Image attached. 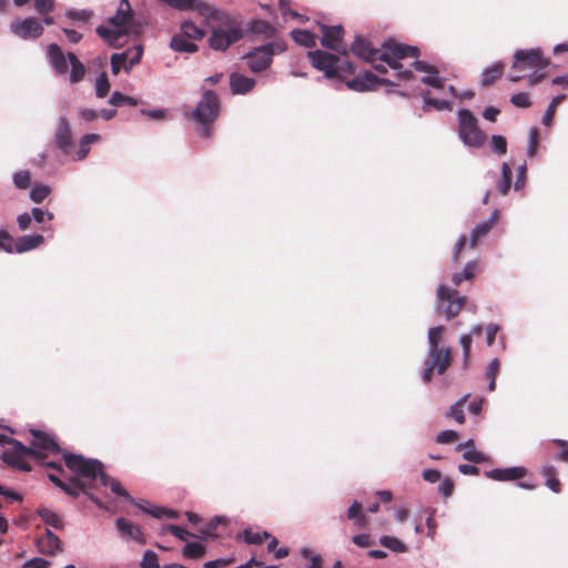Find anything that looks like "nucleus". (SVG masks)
<instances>
[{
	"mask_svg": "<svg viewBox=\"0 0 568 568\" xmlns=\"http://www.w3.org/2000/svg\"><path fill=\"white\" fill-rule=\"evenodd\" d=\"M9 445L12 446V454L20 455L22 457L27 455L33 456L38 459H44L47 457L45 454H42L40 450H37L36 448H32V446L28 447L23 445L16 438H11Z\"/></svg>",
	"mask_w": 568,
	"mask_h": 568,
	"instance_id": "nucleus-35",
	"label": "nucleus"
},
{
	"mask_svg": "<svg viewBox=\"0 0 568 568\" xmlns=\"http://www.w3.org/2000/svg\"><path fill=\"white\" fill-rule=\"evenodd\" d=\"M181 33L187 39L201 40L205 36V31L197 27L192 20H185L181 23Z\"/></svg>",
	"mask_w": 568,
	"mask_h": 568,
	"instance_id": "nucleus-40",
	"label": "nucleus"
},
{
	"mask_svg": "<svg viewBox=\"0 0 568 568\" xmlns=\"http://www.w3.org/2000/svg\"><path fill=\"white\" fill-rule=\"evenodd\" d=\"M68 61L71 65L70 82H80L85 74L84 64L77 58V55L73 52H68Z\"/></svg>",
	"mask_w": 568,
	"mask_h": 568,
	"instance_id": "nucleus-33",
	"label": "nucleus"
},
{
	"mask_svg": "<svg viewBox=\"0 0 568 568\" xmlns=\"http://www.w3.org/2000/svg\"><path fill=\"white\" fill-rule=\"evenodd\" d=\"M49 61L58 74H64L68 71V57L65 58L60 47L55 43L48 45Z\"/></svg>",
	"mask_w": 568,
	"mask_h": 568,
	"instance_id": "nucleus-21",
	"label": "nucleus"
},
{
	"mask_svg": "<svg viewBox=\"0 0 568 568\" xmlns=\"http://www.w3.org/2000/svg\"><path fill=\"white\" fill-rule=\"evenodd\" d=\"M49 566L50 561L41 557L31 558L23 565L24 568H49Z\"/></svg>",
	"mask_w": 568,
	"mask_h": 568,
	"instance_id": "nucleus-64",
	"label": "nucleus"
},
{
	"mask_svg": "<svg viewBox=\"0 0 568 568\" xmlns=\"http://www.w3.org/2000/svg\"><path fill=\"white\" fill-rule=\"evenodd\" d=\"M285 50L286 44L283 41L268 42L254 48L243 59L246 60V64L252 72L258 73L270 68L274 54L282 53Z\"/></svg>",
	"mask_w": 568,
	"mask_h": 568,
	"instance_id": "nucleus-6",
	"label": "nucleus"
},
{
	"mask_svg": "<svg viewBox=\"0 0 568 568\" xmlns=\"http://www.w3.org/2000/svg\"><path fill=\"white\" fill-rule=\"evenodd\" d=\"M526 173H527V164L523 163L517 169V178L514 184V189L516 191L521 190L526 184Z\"/></svg>",
	"mask_w": 568,
	"mask_h": 568,
	"instance_id": "nucleus-62",
	"label": "nucleus"
},
{
	"mask_svg": "<svg viewBox=\"0 0 568 568\" xmlns=\"http://www.w3.org/2000/svg\"><path fill=\"white\" fill-rule=\"evenodd\" d=\"M10 30L22 39H33L42 34L43 27L38 19L28 17L23 20L11 22Z\"/></svg>",
	"mask_w": 568,
	"mask_h": 568,
	"instance_id": "nucleus-13",
	"label": "nucleus"
},
{
	"mask_svg": "<svg viewBox=\"0 0 568 568\" xmlns=\"http://www.w3.org/2000/svg\"><path fill=\"white\" fill-rule=\"evenodd\" d=\"M291 37L294 42L304 48H313L316 45L315 34L310 30L294 29L291 31Z\"/></svg>",
	"mask_w": 568,
	"mask_h": 568,
	"instance_id": "nucleus-34",
	"label": "nucleus"
},
{
	"mask_svg": "<svg viewBox=\"0 0 568 568\" xmlns=\"http://www.w3.org/2000/svg\"><path fill=\"white\" fill-rule=\"evenodd\" d=\"M38 550L48 556H55L63 550L61 539L50 529L45 528L42 536L37 538Z\"/></svg>",
	"mask_w": 568,
	"mask_h": 568,
	"instance_id": "nucleus-16",
	"label": "nucleus"
},
{
	"mask_svg": "<svg viewBox=\"0 0 568 568\" xmlns=\"http://www.w3.org/2000/svg\"><path fill=\"white\" fill-rule=\"evenodd\" d=\"M110 81L105 72H102L95 80V95L97 98H105L110 91Z\"/></svg>",
	"mask_w": 568,
	"mask_h": 568,
	"instance_id": "nucleus-47",
	"label": "nucleus"
},
{
	"mask_svg": "<svg viewBox=\"0 0 568 568\" xmlns=\"http://www.w3.org/2000/svg\"><path fill=\"white\" fill-rule=\"evenodd\" d=\"M204 546L199 542H186L185 546L183 547V556L185 558H200L204 555Z\"/></svg>",
	"mask_w": 568,
	"mask_h": 568,
	"instance_id": "nucleus-48",
	"label": "nucleus"
},
{
	"mask_svg": "<svg viewBox=\"0 0 568 568\" xmlns=\"http://www.w3.org/2000/svg\"><path fill=\"white\" fill-rule=\"evenodd\" d=\"M65 16L73 21H87L93 16V11L88 9L74 10L70 9L65 12Z\"/></svg>",
	"mask_w": 568,
	"mask_h": 568,
	"instance_id": "nucleus-53",
	"label": "nucleus"
},
{
	"mask_svg": "<svg viewBox=\"0 0 568 568\" xmlns=\"http://www.w3.org/2000/svg\"><path fill=\"white\" fill-rule=\"evenodd\" d=\"M458 138L464 145L479 149L486 142V134L478 126V119L468 109L457 111Z\"/></svg>",
	"mask_w": 568,
	"mask_h": 568,
	"instance_id": "nucleus-4",
	"label": "nucleus"
},
{
	"mask_svg": "<svg viewBox=\"0 0 568 568\" xmlns=\"http://www.w3.org/2000/svg\"><path fill=\"white\" fill-rule=\"evenodd\" d=\"M12 181L18 190H27L31 186V173L28 170L14 172Z\"/></svg>",
	"mask_w": 568,
	"mask_h": 568,
	"instance_id": "nucleus-46",
	"label": "nucleus"
},
{
	"mask_svg": "<svg viewBox=\"0 0 568 568\" xmlns=\"http://www.w3.org/2000/svg\"><path fill=\"white\" fill-rule=\"evenodd\" d=\"M65 466L75 473L79 477L95 480L101 479V475H105L103 471V464L99 459L84 458L80 454L67 453L63 455Z\"/></svg>",
	"mask_w": 568,
	"mask_h": 568,
	"instance_id": "nucleus-7",
	"label": "nucleus"
},
{
	"mask_svg": "<svg viewBox=\"0 0 568 568\" xmlns=\"http://www.w3.org/2000/svg\"><path fill=\"white\" fill-rule=\"evenodd\" d=\"M97 34L103 39L109 45L116 48L122 37L128 34V30L122 28H109L103 24L98 26L95 29Z\"/></svg>",
	"mask_w": 568,
	"mask_h": 568,
	"instance_id": "nucleus-23",
	"label": "nucleus"
},
{
	"mask_svg": "<svg viewBox=\"0 0 568 568\" xmlns=\"http://www.w3.org/2000/svg\"><path fill=\"white\" fill-rule=\"evenodd\" d=\"M466 303V297L454 287L439 284L436 291L434 310L437 314L445 315L446 320L456 317Z\"/></svg>",
	"mask_w": 568,
	"mask_h": 568,
	"instance_id": "nucleus-5",
	"label": "nucleus"
},
{
	"mask_svg": "<svg viewBox=\"0 0 568 568\" xmlns=\"http://www.w3.org/2000/svg\"><path fill=\"white\" fill-rule=\"evenodd\" d=\"M443 333L444 326L442 325L428 329V349L424 361L425 367L422 372V379L425 384L432 381L435 372L443 375L453 362L450 348L440 345Z\"/></svg>",
	"mask_w": 568,
	"mask_h": 568,
	"instance_id": "nucleus-1",
	"label": "nucleus"
},
{
	"mask_svg": "<svg viewBox=\"0 0 568 568\" xmlns=\"http://www.w3.org/2000/svg\"><path fill=\"white\" fill-rule=\"evenodd\" d=\"M565 99H566L565 94H558V95L552 98L549 106L547 108V110L545 111V113L542 115V124L544 125H550L551 124L552 118H554V114H555V108L559 103H561Z\"/></svg>",
	"mask_w": 568,
	"mask_h": 568,
	"instance_id": "nucleus-50",
	"label": "nucleus"
},
{
	"mask_svg": "<svg viewBox=\"0 0 568 568\" xmlns=\"http://www.w3.org/2000/svg\"><path fill=\"white\" fill-rule=\"evenodd\" d=\"M44 244V236L41 234H28L18 239L14 248H38Z\"/></svg>",
	"mask_w": 568,
	"mask_h": 568,
	"instance_id": "nucleus-37",
	"label": "nucleus"
},
{
	"mask_svg": "<svg viewBox=\"0 0 568 568\" xmlns=\"http://www.w3.org/2000/svg\"><path fill=\"white\" fill-rule=\"evenodd\" d=\"M30 433L33 436V442L31 444L32 448L40 450L42 454H45L47 456H48L47 453H52V454L60 453L61 448H60L59 444L54 440V438H52L44 432L38 430V429H31Z\"/></svg>",
	"mask_w": 568,
	"mask_h": 568,
	"instance_id": "nucleus-18",
	"label": "nucleus"
},
{
	"mask_svg": "<svg viewBox=\"0 0 568 568\" xmlns=\"http://www.w3.org/2000/svg\"><path fill=\"white\" fill-rule=\"evenodd\" d=\"M347 518L354 520L359 527H363L366 524V517L362 510V504L359 501L354 500L348 507Z\"/></svg>",
	"mask_w": 568,
	"mask_h": 568,
	"instance_id": "nucleus-44",
	"label": "nucleus"
},
{
	"mask_svg": "<svg viewBox=\"0 0 568 568\" xmlns=\"http://www.w3.org/2000/svg\"><path fill=\"white\" fill-rule=\"evenodd\" d=\"M53 141L58 150L63 154H71L73 146V132L67 114H60L53 132Z\"/></svg>",
	"mask_w": 568,
	"mask_h": 568,
	"instance_id": "nucleus-10",
	"label": "nucleus"
},
{
	"mask_svg": "<svg viewBox=\"0 0 568 568\" xmlns=\"http://www.w3.org/2000/svg\"><path fill=\"white\" fill-rule=\"evenodd\" d=\"M497 216V212L495 211L488 220L481 221L477 223L474 229L471 230L470 236H469V245L470 247H474L478 244L479 239L484 235H486L490 229L493 227L495 220Z\"/></svg>",
	"mask_w": 568,
	"mask_h": 568,
	"instance_id": "nucleus-26",
	"label": "nucleus"
},
{
	"mask_svg": "<svg viewBox=\"0 0 568 568\" xmlns=\"http://www.w3.org/2000/svg\"><path fill=\"white\" fill-rule=\"evenodd\" d=\"M3 463H6L8 466H11L13 468L23 470V471H30L31 466L23 460V457L20 455L12 454L10 452H3L0 456Z\"/></svg>",
	"mask_w": 568,
	"mask_h": 568,
	"instance_id": "nucleus-38",
	"label": "nucleus"
},
{
	"mask_svg": "<svg viewBox=\"0 0 568 568\" xmlns=\"http://www.w3.org/2000/svg\"><path fill=\"white\" fill-rule=\"evenodd\" d=\"M133 11L129 0H121L116 12L113 17H110L108 22L116 28H122L132 20Z\"/></svg>",
	"mask_w": 568,
	"mask_h": 568,
	"instance_id": "nucleus-22",
	"label": "nucleus"
},
{
	"mask_svg": "<svg viewBox=\"0 0 568 568\" xmlns=\"http://www.w3.org/2000/svg\"><path fill=\"white\" fill-rule=\"evenodd\" d=\"M538 146V131L536 128H531L529 130V136H528V145H527V155L534 156L536 154Z\"/></svg>",
	"mask_w": 568,
	"mask_h": 568,
	"instance_id": "nucleus-57",
	"label": "nucleus"
},
{
	"mask_svg": "<svg viewBox=\"0 0 568 568\" xmlns=\"http://www.w3.org/2000/svg\"><path fill=\"white\" fill-rule=\"evenodd\" d=\"M118 531L126 538L133 539L139 544H144V535L141 527L124 517L115 520Z\"/></svg>",
	"mask_w": 568,
	"mask_h": 568,
	"instance_id": "nucleus-19",
	"label": "nucleus"
},
{
	"mask_svg": "<svg viewBox=\"0 0 568 568\" xmlns=\"http://www.w3.org/2000/svg\"><path fill=\"white\" fill-rule=\"evenodd\" d=\"M527 469L523 466H513L506 468H494L485 471V476L496 481H513L525 477Z\"/></svg>",
	"mask_w": 568,
	"mask_h": 568,
	"instance_id": "nucleus-17",
	"label": "nucleus"
},
{
	"mask_svg": "<svg viewBox=\"0 0 568 568\" xmlns=\"http://www.w3.org/2000/svg\"><path fill=\"white\" fill-rule=\"evenodd\" d=\"M405 44L396 43L394 41H385L383 43V51L387 52V54L390 57L392 60H394L396 63H399L398 60H402L405 58Z\"/></svg>",
	"mask_w": 568,
	"mask_h": 568,
	"instance_id": "nucleus-42",
	"label": "nucleus"
},
{
	"mask_svg": "<svg viewBox=\"0 0 568 568\" xmlns=\"http://www.w3.org/2000/svg\"><path fill=\"white\" fill-rule=\"evenodd\" d=\"M349 50L354 55L363 59L364 61H385L386 64L394 70V75L398 80L407 81L414 77L410 70L403 69L400 63H396L394 60H392L387 52H382L381 50L374 48L368 38L364 36H355Z\"/></svg>",
	"mask_w": 568,
	"mask_h": 568,
	"instance_id": "nucleus-3",
	"label": "nucleus"
},
{
	"mask_svg": "<svg viewBox=\"0 0 568 568\" xmlns=\"http://www.w3.org/2000/svg\"><path fill=\"white\" fill-rule=\"evenodd\" d=\"M170 48L176 52L193 53L199 50V47L189 41L183 33L174 34L170 41Z\"/></svg>",
	"mask_w": 568,
	"mask_h": 568,
	"instance_id": "nucleus-30",
	"label": "nucleus"
},
{
	"mask_svg": "<svg viewBox=\"0 0 568 568\" xmlns=\"http://www.w3.org/2000/svg\"><path fill=\"white\" fill-rule=\"evenodd\" d=\"M412 67L419 72H424L425 75L422 77L420 82L429 85L434 89H443L445 84V78L439 75L438 70L433 64H429L422 60H415L412 63Z\"/></svg>",
	"mask_w": 568,
	"mask_h": 568,
	"instance_id": "nucleus-14",
	"label": "nucleus"
},
{
	"mask_svg": "<svg viewBox=\"0 0 568 568\" xmlns=\"http://www.w3.org/2000/svg\"><path fill=\"white\" fill-rule=\"evenodd\" d=\"M101 140V135L97 133H87L80 138L78 141V146L74 153L72 154L73 161H82L90 153L91 144L99 142Z\"/></svg>",
	"mask_w": 568,
	"mask_h": 568,
	"instance_id": "nucleus-24",
	"label": "nucleus"
},
{
	"mask_svg": "<svg viewBox=\"0 0 568 568\" xmlns=\"http://www.w3.org/2000/svg\"><path fill=\"white\" fill-rule=\"evenodd\" d=\"M552 443L560 447V450L556 453L555 458L559 462L568 463V440L555 438Z\"/></svg>",
	"mask_w": 568,
	"mask_h": 568,
	"instance_id": "nucleus-56",
	"label": "nucleus"
},
{
	"mask_svg": "<svg viewBox=\"0 0 568 568\" xmlns=\"http://www.w3.org/2000/svg\"><path fill=\"white\" fill-rule=\"evenodd\" d=\"M37 515L42 519V521L48 526L47 528H54L57 530H63L65 523L64 520L53 510L40 506L36 510Z\"/></svg>",
	"mask_w": 568,
	"mask_h": 568,
	"instance_id": "nucleus-25",
	"label": "nucleus"
},
{
	"mask_svg": "<svg viewBox=\"0 0 568 568\" xmlns=\"http://www.w3.org/2000/svg\"><path fill=\"white\" fill-rule=\"evenodd\" d=\"M420 97L423 99V110L427 112L429 108H434L437 111L450 110L452 104L449 101L445 99H435L432 98L429 90H423L420 92Z\"/></svg>",
	"mask_w": 568,
	"mask_h": 568,
	"instance_id": "nucleus-29",
	"label": "nucleus"
},
{
	"mask_svg": "<svg viewBox=\"0 0 568 568\" xmlns=\"http://www.w3.org/2000/svg\"><path fill=\"white\" fill-rule=\"evenodd\" d=\"M490 146L496 154L504 155L507 152V140L503 135L494 134L490 139Z\"/></svg>",
	"mask_w": 568,
	"mask_h": 568,
	"instance_id": "nucleus-52",
	"label": "nucleus"
},
{
	"mask_svg": "<svg viewBox=\"0 0 568 568\" xmlns=\"http://www.w3.org/2000/svg\"><path fill=\"white\" fill-rule=\"evenodd\" d=\"M220 98L212 90H205L200 101L192 111V116L197 124L196 134L201 139H209L213 133V125L220 113Z\"/></svg>",
	"mask_w": 568,
	"mask_h": 568,
	"instance_id": "nucleus-2",
	"label": "nucleus"
},
{
	"mask_svg": "<svg viewBox=\"0 0 568 568\" xmlns=\"http://www.w3.org/2000/svg\"><path fill=\"white\" fill-rule=\"evenodd\" d=\"M92 486L84 480H82L79 477H72L70 479V483H65V486L62 487L61 490H63L68 496L77 498L79 497L80 493L85 494L92 503H94L98 507H103V504L99 497H97L94 494L90 493Z\"/></svg>",
	"mask_w": 568,
	"mask_h": 568,
	"instance_id": "nucleus-15",
	"label": "nucleus"
},
{
	"mask_svg": "<svg viewBox=\"0 0 568 568\" xmlns=\"http://www.w3.org/2000/svg\"><path fill=\"white\" fill-rule=\"evenodd\" d=\"M510 102L517 108H528L530 105V99L526 92L513 94Z\"/></svg>",
	"mask_w": 568,
	"mask_h": 568,
	"instance_id": "nucleus-58",
	"label": "nucleus"
},
{
	"mask_svg": "<svg viewBox=\"0 0 568 568\" xmlns=\"http://www.w3.org/2000/svg\"><path fill=\"white\" fill-rule=\"evenodd\" d=\"M101 484L105 487H110L111 491L118 496H121L125 498L126 500L130 498L129 491L121 486V484L109 476L106 473L105 475H101Z\"/></svg>",
	"mask_w": 568,
	"mask_h": 568,
	"instance_id": "nucleus-43",
	"label": "nucleus"
},
{
	"mask_svg": "<svg viewBox=\"0 0 568 568\" xmlns=\"http://www.w3.org/2000/svg\"><path fill=\"white\" fill-rule=\"evenodd\" d=\"M379 84H392L393 85L394 83L388 79H383V78L376 77L371 71H365L363 73H359L358 75H356L355 78H353L346 82V87L349 90H353L356 92L372 91V90H375Z\"/></svg>",
	"mask_w": 568,
	"mask_h": 568,
	"instance_id": "nucleus-12",
	"label": "nucleus"
},
{
	"mask_svg": "<svg viewBox=\"0 0 568 568\" xmlns=\"http://www.w3.org/2000/svg\"><path fill=\"white\" fill-rule=\"evenodd\" d=\"M52 192V187L43 183H34L29 192V199L36 204L42 203Z\"/></svg>",
	"mask_w": 568,
	"mask_h": 568,
	"instance_id": "nucleus-39",
	"label": "nucleus"
},
{
	"mask_svg": "<svg viewBox=\"0 0 568 568\" xmlns=\"http://www.w3.org/2000/svg\"><path fill=\"white\" fill-rule=\"evenodd\" d=\"M549 61L544 58L539 48L519 49L514 53V62L511 68L517 71L524 70H542L547 68Z\"/></svg>",
	"mask_w": 568,
	"mask_h": 568,
	"instance_id": "nucleus-8",
	"label": "nucleus"
},
{
	"mask_svg": "<svg viewBox=\"0 0 568 568\" xmlns=\"http://www.w3.org/2000/svg\"><path fill=\"white\" fill-rule=\"evenodd\" d=\"M128 501H130L131 504H133L135 507H138L139 509H141L143 513L148 514V515H151L152 516V511L153 509H155L158 506H153L151 505L148 500L145 499H134L132 496H130V498L128 499Z\"/></svg>",
	"mask_w": 568,
	"mask_h": 568,
	"instance_id": "nucleus-60",
	"label": "nucleus"
},
{
	"mask_svg": "<svg viewBox=\"0 0 568 568\" xmlns=\"http://www.w3.org/2000/svg\"><path fill=\"white\" fill-rule=\"evenodd\" d=\"M247 30L253 34H263L265 38H272L276 32V29L271 23L261 19L250 21Z\"/></svg>",
	"mask_w": 568,
	"mask_h": 568,
	"instance_id": "nucleus-31",
	"label": "nucleus"
},
{
	"mask_svg": "<svg viewBox=\"0 0 568 568\" xmlns=\"http://www.w3.org/2000/svg\"><path fill=\"white\" fill-rule=\"evenodd\" d=\"M511 175L513 171L507 162H504L500 168V179L496 183L497 191L506 195L511 187Z\"/></svg>",
	"mask_w": 568,
	"mask_h": 568,
	"instance_id": "nucleus-32",
	"label": "nucleus"
},
{
	"mask_svg": "<svg viewBox=\"0 0 568 568\" xmlns=\"http://www.w3.org/2000/svg\"><path fill=\"white\" fill-rule=\"evenodd\" d=\"M500 362L498 358H493L486 367L485 377L488 379L487 389L494 392L496 389V378L499 374Z\"/></svg>",
	"mask_w": 568,
	"mask_h": 568,
	"instance_id": "nucleus-41",
	"label": "nucleus"
},
{
	"mask_svg": "<svg viewBox=\"0 0 568 568\" xmlns=\"http://www.w3.org/2000/svg\"><path fill=\"white\" fill-rule=\"evenodd\" d=\"M477 267L476 261H468L460 272H456L452 275V282L455 287L459 286L465 280H471L475 277V271Z\"/></svg>",
	"mask_w": 568,
	"mask_h": 568,
	"instance_id": "nucleus-36",
	"label": "nucleus"
},
{
	"mask_svg": "<svg viewBox=\"0 0 568 568\" xmlns=\"http://www.w3.org/2000/svg\"><path fill=\"white\" fill-rule=\"evenodd\" d=\"M125 51H130V55L126 60H130L131 65L140 63L143 55V47L141 44H136L132 48L126 49Z\"/></svg>",
	"mask_w": 568,
	"mask_h": 568,
	"instance_id": "nucleus-61",
	"label": "nucleus"
},
{
	"mask_svg": "<svg viewBox=\"0 0 568 568\" xmlns=\"http://www.w3.org/2000/svg\"><path fill=\"white\" fill-rule=\"evenodd\" d=\"M379 544L394 552L407 551L406 545L402 540L393 536H382L379 538Z\"/></svg>",
	"mask_w": 568,
	"mask_h": 568,
	"instance_id": "nucleus-45",
	"label": "nucleus"
},
{
	"mask_svg": "<svg viewBox=\"0 0 568 568\" xmlns=\"http://www.w3.org/2000/svg\"><path fill=\"white\" fill-rule=\"evenodd\" d=\"M322 39L321 44L329 50L338 52L341 55L346 57L348 49L343 44V27L338 26H321Z\"/></svg>",
	"mask_w": 568,
	"mask_h": 568,
	"instance_id": "nucleus-11",
	"label": "nucleus"
},
{
	"mask_svg": "<svg viewBox=\"0 0 568 568\" xmlns=\"http://www.w3.org/2000/svg\"><path fill=\"white\" fill-rule=\"evenodd\" d=\"M456 448L457 450L465 449L463 453V458L468 462L480 464L487 460V456L485 454L476 450L473 439H468L465 443L458 444Z\"/></svg>",
	"mask_w": 568,
	"mask_h": 568,
	"instance_id": "nucleus-27",
	"label": "nucleus"
},
{
	"mask_svg": "<svg viewBox=\"0 0 568 568\" xmlns=\"http://www.w3.org/2000/svg\"><path fill=\"white\" fill-rule=\"evenodd\" d=\"M130 55V51H122L120 53H113L110 58L111 61V71L114 75H118L123 68L124 62Z\"/></svg>",
	"mask_w": 568,
	"mask_h": 568,
	"instance_id": "nucleus-49",
	"label": "nucleus"
},
{
	"mask_svg": "<svg viewBox=\"0 0 568 568\" xmlns=\"http://www.w3.org/2000/svg\"><path fill=\"white\" fill-rule=\"evenodd\" d=\"M99 118V113L94 109L79 108L77 119L80 124H88L94 122Z\"/></svg>",
	"mask_w": 568,
	"mask_h": 568,
	"instance_id": "nucleus-51",
	"label": "nucleus"
},
{
	"mask_svg": "<svg viewBox=\"0 0 568 568\" xmlns=\"http://www.w3.org/2000/svg\"><path fill=\"white\" fill-rule=\"evenodd\" d=\"M34 8L40 14H48L54 8V0H34Z\"/></svg>",
	"mask_w": 568,
	"mask_h": 568,
	"instance_id": "nucleus-59",
	"label": "nucleus"
},
{
	"mask_svg": "<svg viewBox=\"0 0 568 568\" xmlns=\"http://www.w3.org/2000/svg\"><path fill=\"white\" fill-rule=\"evenodd\" d=\"M140 566L141 568H160L156 554L152 550H146Z\"/></svg>",
	"mask_w": 568,
	"mask_h": 568,
	"instance_id": "nucleus-55",
	"label": "nucleus"
},
{
	"mask_svg": "<svg viewBox=\"0 0 568 568\" xmlns=\"http://www.w3.org/2000/svg\"><path fill=\"white\" fill-rule=\"evenodd\" d=\"M29 213L32 216V221H36L39 224L43 223L45 220H53V214L49 211L42 210L41 207H32Z\"/></svg>",
	"mask_w": 568,
	"mask_h": 568,
	"instance_id": "nucleus-54",
	"label": "nucleus"
},
{
	"mask_svg": "<svg viewBox=\"0 0 568 568\" xmlns=\"http://www.w3.org/2000/svg\"><path fill=\"white\" fill-rule=\"evenodd\" d=\"M458 437V434L455 430L447 429L440 432L437 437L436 442L439 444H452L454 443Z\"/></svg>",
	"mask_w": 568,
	"mask_h": 568,
	"instance_id": "nucleus-63",
	"label": "nucleus"
},
{
	"mask_svg": "<svg viewBox=\"0 0 568 568\" xmlns=\"http://www.w3.org/2000/svg\"><path fill=\"white\" fill-rule=\"evenodd\" d=\"M504 63L501 61L494 62L485 68L481 72L480 85L489 87L503 74Z\"/></svg>",
	"mask_w": 568,
	"mask_h": 568,
	"instance_id": "nucleus-28",
	"label": "nucleus"
},
{
	"mask_svg": "<svg viewBox=\"0 0 568 568\" xmlns=\"http://www.w3.org/2000/svg\"><path fill=\"white\" fill-rule=\"evenodd\" d=\"M256 84L255 79L248 78L237 72L230 75V89L233 94H247Z\"/></svg>",
	"mask_w": 568,
	"mask_h": 568,
	"instance_id": "nucleus-20",
	"label": "nucleus"
},
{
	"mask_svg": "<svg viewBox=\"0 0 568 568\" xmlns=\"http://www.w3.org/2000/svg\"><path fill=\"white\" fill-rule=\"evenodd\" d=\"M307 58L316 70L324 72L325 78L332 79L337 74L341 60L336 54L317 49L308 51Z\"/></svg>",
	"mask_w": 568,
	"mask_h": 568,
	"instance_id": "nucleus-9",
	"label": "nucleus"
}]
</instances>
